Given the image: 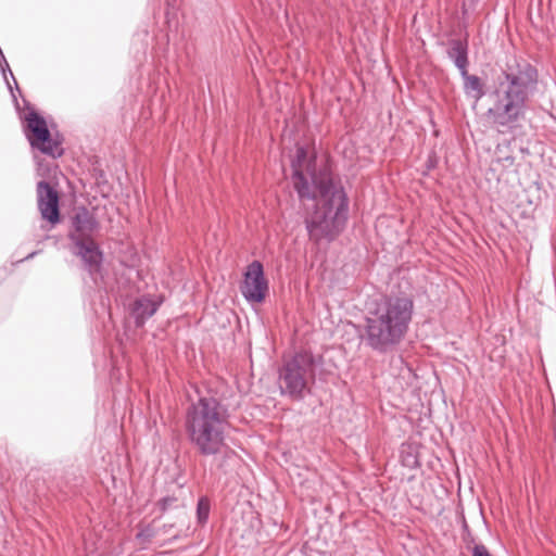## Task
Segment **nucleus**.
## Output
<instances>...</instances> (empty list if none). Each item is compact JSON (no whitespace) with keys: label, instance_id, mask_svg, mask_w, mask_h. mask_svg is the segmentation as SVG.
Listing matches in <instances>:
<instances>
[{"label":"nucleus","instance_id":"1","mask_svg":"<svg viewBox=\"0 0 556 556\" xmlns=\"http://www.w3.org/2000/svg\"><path fill=\"white\" fill-rule=\"evenodd\" d=\"M292 182L301 200H314L306 210L304 224L311 241L332 242L344 230L349 219V198L340 181L327 168L316 170L315 160L307 157L305 147H296L291 160Z\"/></svg>","mask_w":556,"mask_h":556},{"label":"nucleus","instance_id":"2","mask_svg":"<svg viewBox=\"0 0 556 556\" xmlns=\"http://www.w3.org/2000/svg\"><path fill=\"white\" fill-rule=\"evenodd\" d=\"M538 85L539 72L533 64L516 55L508 58L489 93L485 117L492 128L501 134L515 129L525 118Z\"/></svg>","mask_w":556,"mask_h":556},{"label":"nucleus","instance_id":"3","mask_svg":"<svg viewBox=\"0 0 556 556\" xmlns=\"http://www.w3.org/2000/svg\"><path fill=\"white\" fill-rule=\"evenodd\" d=\"M228 406L214 396H200L189 405L185 416V431L193 450L203 457H212L217 470L226 472L238 455L226 439L230 426Z\"/></svg>","mask_w":556,"mask_h":556},{"label":"nucleus","instance_id":"4","mask_svg":"<svg viewBox=\"0 0 556 556\" xmlns=\"http://www.w3.org/2000/svg\"><path fill=\"white\" fill-rule=\"evenodd\" d=\"M414 313L408 296H387L368 312L362 338L366 346L384 354L393 351L405 338Z\"/></svg>","mask_w":556,"mask_h":556},{"label":"nucleus","instance_id":"5","mask_svg":"<svg viewBox=\"0 0 556 556\" xmlns=\"http://www.w3.org/2000/svg\"><path fill=\"white\" fill-rule=\"evenodd\" d=\"M317 358L309 351H300L283 362L279 369L281 395L292 401H303L309 392V383L315 380Z\"/></svg>","mask_w":556,"mask_h":556},{"label":"nucleus","instance_id":"6","mask_svg":"<svg viewBox=\"0 0 556 556\" xmlns=\"http://www.w3.org/2000/svg\"><path fill=\"white\" fill-rule=\"evenodd\" d=\"M25 119L24 134L30 147L53 159L61 157L64 150L61 142L52 138L46 119L34 110L29 111Z\"/></svg>","mask_w":556,"mask_h":556},{"label":"nucleus","instance_id":"7","mask_svg":"<svg viewBox=\"0 0 556 556\" xmlns=\"http://www.w3.org/2000/svg\"><path fill=\"white\" fill-rule=\"evenodd\" d=\"M240 292L249 303H262L265 300L268 292V281L260 261L255 260L247 266Z\"/></svg>","mask_w":556,"mask_h":556},{"label":"nucleus","instance_id":"8","mask_svg":"<svg viewBox=\"0 0 556 556\" xmlns=\"http://www.w3.org/2000/svg\"><path fill=\"white\" fill-rule=\"evenodd\" d=\"M71 252L83 262L93 281L102 276L103 252L94 239L71 242Z\"/></svg>","mask_w":556,"mask_h":556},{"label":"nucleus","instance_id":"9","mask_svg":"<svg viewBox=\"0 0 556 556\" xmlns=\"http://www.w3.org/2000/svg\"><path fill=\"white\" fill-rule=\"evenodd\" d=\"M37 202L41 217L52 225L60 222V197L56 189L48 181L37 182Z\"/></svg>","mask_w":556,"mask_h":556},{"label":"nucleus","instance_id":"10","mask_svg":"<svg viewBox=\"0 0 556 556\" xmlns=\"http://www.w3.org/2000/svg\"><path fill=\"white\" fill-rule=\"evenodd\" d=\"M99 228L100 224L94 213L85 206H79L74 211L68 239L71 242L94 239Z\"/></svg>","mask_w":556,"mask_h":556},{"label":"nucleus","instance_id":"11","mask_svg":"<svg viewBox=\"0 0 556 556\" xmlns=\"http://www.w3.org/2000/svg\"><path fill=\"white\" fill-rule=\"evenodd\" d=\"M446 55L459 73L466 71L469 66V47L467 39L448 40Z\"/></svg>","mask_w":556,"mask_h":556},{"label":"nucleus","instance_id":"12","mask_svg":"<svg viewBox=\"0 0 556 556\" xmlns=\"http://www.w3.org/2000/svg\"><path fill=\"white\" fill-rule=\"evenodd\" d=\"M159 305L157 302L147 296L137 299L131 307V315L136 326H143L146 321L156 313Z\"/></svg>","mask_w":556,"mask_h":556},{"label":"nucleus","instance_id":"13","mask_svg":"<svg viewBox=\"0 0 556 556\" xmlns=\"http://www.w3.org/2000/svg\"><path fill=\"white\" fill-rule=\"evenodd\" d=\"M459 74L463 78V88L466 96L473 98L476 101L482 99L485 91L481 78L477 75H470L468 68Z\"/></svg>","mask_w":556,"mask_h":556},{"label":"nucleus","instance_id":"14","mask_svg":"<svg viewBox=\"0 0 556 556\" xmlns=\"http://www.w3.org/2000/svg\"><path fill=\"white\" fill-rule=\"evenodd\" d=\"M211 503L205 496L199 498L197 504V519L200 525H205L210 517Z\"/></svg>","mask_w":556,"mask_h":556},{"label":"nucleus","instance_id":"15","mask_svg":"<svg viewBox=\"0 0 556 556\" xmlns=\"http://www.w3.org/2000/svg\"><path fill=\"white\" fill-rule=\"evenodd\" d=\"M176 501L177 498L175 496H165L159 501L157 505L162 511H166Z\"/></svg>","mask_w":556,"mask_h":556},{"label":"nucleus","instance_id":"16","mask_svg":"<svg viewBox=\"0 0 556 556\" xmlns=\"http://www.w3.org/2000/svg\"><path fill=\"white\" fill-rule=\"evenodd\" d=\"M472 556H492L485 545L476 544L472 548Z\"/></svg>","mask_w":556,"mask_h":556},{"label":"nucleus","instance_id":"17","mask_svg":"<svg viewBox=\"0 0 556 556\" xmlns=\"http://www.w3.org/2000/svg\"><path fill=\"white\" fill-rule=\"evenodd\" d=\"M435 166V162L430 157L427 162V168L432 169Z\"/></svg>","mask_w":556,"mask_h":556},{"label":"nucleus","instance_id":"18","mask_svg":"<svg viewBox=\"0 0 556 556\" xmlns=\"http://www.w3.org/2000/svg\"><path fill=\"white\" fill-rule=\"evenodd\" d=\"M39 253V251H33L31 253H29L27 256H25L22 261H25V260H30L33 258L35 255H37Z\"/></svg>","mask_w":556,"mask_h":556}]
</instances>
